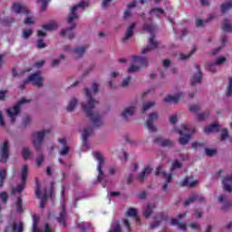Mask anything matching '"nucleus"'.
<instances>
[{
	"label": "nucleus",
	"mask_w": 232,
	"mask_h": 232,
	"mask_svg": "<svg viewBox=\"0 0 232 232\" xmlns=\"http://www.w3.org/2000/svg\"><path fill=\"white\" fill-rule=\"evenodd\" d=\"M84 90L85 95L87 97V102H82V108L87 119H89L96 128H99L102 126V117L101 116L99 111H95V106L99 104V102L93 99L90 89L85 88Z\"/></svg>",
	"instance_id": "f257e3e1"
},
{
	"label": "nucleus",
	"mask_w": 232,
	"mask_h": 232,
	"mask_svg": "<svg viewBox=\"0 0 232 232\" xmlns=\"http://www.w3.org/2000/svg\"><path fill=\"white\" fill-rule=\"evenodd\" d=\"M143 28L146 30V32H149V34H151V36L149 38V44L150 45L143 48L141 51V53L144 55L146 53H150V52H152V50H157V48H159V42L155 41V34H153L156 29L155 25L144 24Z\"/></svg>",
	"instance_id": "f03ea898"
},
{
	"label": "nucleus",
	"mask_w": 232,
	"mask_h": 232,
	"mask_svg": "<svg viewBox=\"0 0 232 232\" xmlns=\"http://www.w3.org/2000/svg\"><path fill=\"white\" fill-rule=\"evenodd\" d=\"M133 63L128 69L129 73H133L135 72H139V70L142 68L148 67V60L144 56H133L132 57Z\"/></svg>",
	"instance_id": "7ed1b4c3"
},
{
	"label": "nucleus",
	"mask_w": 232,
	"mask_h": 232,
	"mask_svg": "<svg viewBox=\"0 0 232 232\" xmlns=\"http://www.w3.org/2000/svg\"><path fill=\"white\" fill-rule=\"evenodd\" d=\"M28 82H33L34 86L41 88L43 86V77H41V72H34V74L29 75L20 85V90H24Z\"/></svg>",
	"instance_id": "20e7f679"
},
{
	"label": "nucleus",
	"mask_w": 232,
	"mask_h": 232,
	"mask_svg": "<svg viewBox=\"0 0 232 232\" xmlns=\"http://www.w3.org/2000/svg\"><path fill=\"white\" fill-rule=\"evenodd\" d=\"M22 184H19L17 187L14 188L11 190V195H15V193H23L26 186V179H28V166L24 165L21 172Z\"/></svg>",
	"instance_id": "39448f33"
},
{
	"label": "nucleus",
	"mask_w": 232,
	"mask_h": 232,
	"mask_svg": "<svg viewBox=\"0 0 232 232\" xmlns=\"http://www.w3.org/2000/svg\"><path fill=\"white\" fill-rule=\"evenodd\" d=\"M26 102H30V101L22 99L13 108L7 109V117H9L11 122H15V118L21 113V104H26Z\"/></svg>",
	"instance_id": "423d86ee"
},
{
	"label": "nucleus",
	"mask_w": 232,
	"mask_h": 232,
	"mask_svg": "<svg viewBox=\"0 0 232 232\" xmlns=\"http://www.w3.org/2000/svg\"><path fill=\"white\" fill-rule=\"evenodd\" d=\"M182 130H176L181 137L179 139V144L186 146L191 140V134H189V127L186 124L181 125Z\"/></svg>",
	"instance_id": "0eeeda50"
},
{
	"label": "nucleus",
	"mask_w": 232,
	"mask_h": 232,
	"mask_svg": "<svg viewBox=\"0 0 232 232\" xmlns=\"http://www.w3.org/2000/svg\"><path fill=\"white\" fill-rule=\"evenodd\" d=\"M47 133H50V130L38 131L34 134V141L33 144L36 150V151L41 150V146H43V140H44V137Z\"/></svg>",
	"instance_id": "6e6552de"
},
{
	"label": "nucleus",
	"mask_w": 232,
	"mask_h": 232,
	"mask_svg": "<svg viewBox=\"0 0 232 232\" xmlns=\"http://www.w3.org/2000/svg\"><path fill=\"white\" fill-rule=\"evenodd\" d=\"M94 157L96 160H98V167L97 169L99 171L98 174V182H102V179H104V171H102V168L104 167V157H102V154L101 152H95Z\"/></svg>",
	"instance_id": "1a4fd4ad"
},
{
	"label": "nucleus",
	"mask_w": 232,
	"mask_h": 232,
	"mask_svg": "<svg viewBox=\"0 0 232 232\" xmlns=\"http://www.w3.org/2000/svg\"><path fill=\"white\" fill-rule=\"evenodd\" d=\"M35 195H36V198H42L40 202L41 209L44 208V206H46V201L48 200V194L46 192H44V193L41 192V184L37 180H36V187H35Z\"/></svg>",
	"instance_id": "9d476101"
},
{
	"label": "nucleus",
	"mask_w": 232,
	"mask_h": 232,
	"mask_svg": "<svg viewBox=\"0 0 232 232\" xmlns=\"http://www.w3.org/2000/svg\"><path fill=\"white\" fill-rule=\"evenodd\" d=\"M84 6H88V4H86L84 1H82L72 8L71 14L67 19V23H69V24H72V23H73L74 20L79 17V15H77V8H82Z\"/></svg>",
	"instance_id": "9b49d317"
},
{
	"label": "nucleus",
	"mask_w": 232,
	"mask_h": 232,
	"mask_svg": "<svg viewBox=\"0 0 232 232\" xmlns=\"http://www.w3.org/2000/svg\"><path fill=\"white\" fill-rule=\"evenodd\" d=\"M157 119H159V114H157V112H151L150 114H149L147 120V128L149 131H157V128L153 126V123L155 122V121H157Z\"/></svg>",
	"instance_id": "f8f14e48"
},
{
	"label": "nucleus",
	"mask_w": 232,
	"mask_h": 232,
	"mask_svg": "<svg viewBox=\"0 0 232 232\" xmlns=\"http://www.w3.org/2000/svg\"><path fill=\"white\" fill-rule=\"evenodd\" d=\"M10 157V152L8 151V140H5L1 149L0 162H6Z\"/></svg>",
	"instance_id": "ddd939ff"
},
{
	"label": "nucleus",
	"mask_w": 232,
	"mask_h": 232,
	"mask_svg": "<svg viewBox=\"0 0 232 232\" xmlns=\"http://www.w3.org/2000/svg\"><path fill=\"white\" fill-rule=\"evenodd\" d=\"M218 202H220V204H222V211H227V209H229V208H232V200L231 199H227V198H226V196L224 195H220L218 198Z\"/></svg>",
	"instance_id": "4468645a"
},
{
	"label": "nucleus",
	"mask_w": 232,
	"mask_h": 232,
	"mask_svg": "<svg viewBox=\"0 0 232 232\" xmlns=\"http://www.w3.org/2000/svg\"><path fill=\"white\" fill-rule=\"evenodd\" d=\"M66 217H68V214L66 213V206L63 204L61 212L59 213V216L56 218V220L57 222H59V224H62L63 227H66Z\"/></svg>",
	"instance_id": "2eb2a0df"
},
{
	"label": "nucleus",
	"mask_w": 232,
	"mask_h": 232,
	"mask_svg": "<svg viewBox=\"0 0 232 232\" xmlns=\"http://www.w3.org/2000/svg\"><path fill=\"white\" fill-rule=\"evenodd\" d=\"M13 10L15 14H24V15L30 14V10L24 6V5H22L20 3H14L13 5Z\"/></svg>",
	"instance_id": "dca6fc26"
},
{
	"label": "nucleus",
	"mask_w": 232,
	"mask_h": 232,
	"mask_svg": "<svg viewBox=\"0 0 232 232\" xmlns=\"http://www.w3.org/2000/svg\"><path fill=\"white\" fill-rule=\"evenodd\" d=\"M87 48H88V46H81V47H77L74 50H72V46L65 45L63 47V50H64V52H72V53H76L77 55H79V57H82V55H84V52H86Z\"/></svg>",
	"instance_id": "f3484780"
},
{
	"label": "nucleus",
	"mask_w": 232,
	"mask_h": 232,
	"mask_svg": "<svg viewBox=\"0 0 232 232\" xmlns=\"http://www.w3.org/2000/svg\"><path fill=\"white\" fill-rule=\"evenodd\" d=\"M92 133H93V127H88L83 130L82 133L83 146H86V147L90 146V143L88 142V139L90 135H92Z\"/></svg>",
	"instance_id": "a211bd4d"
},
{
	"label": "nucleus",
	"mask_w": 232,
	"mask_h": 232,
	"mask_svg": "<svg viewBox=\"0 0 232 232\" xmlns=\"http://www.w3.org/2000/svg\"><path fill=\"white\" fill-rule=\"evenodd\" d=\"M196 69L198 70V73L193 74L190 80L191 86H195V84L202 82V71H200V65L196 64Z\"/></svg>",
	"instance_id": "6ab92c4d"
},
{
	"label": "nucleus",
	"mask_w": 232,
	"mask_h": 232,
	"mask_svg": "<svg viewBox=\"0 0 232 232\" xmlns=\"http://www.w3.org/2000/svg\"><path fill=\"white\" fill-rule=\"evenodd\" d=\"M77 25L75 24H72L71 27H68L66 29H63L61 31V35L64 37H68V39H73L75 37V34H73V28H75Z\"/></svg>",
	"instance_id": "aec40b11"
},
{
	"label": "nucleus",
	"mask_w": 232,
	"mask_h": 232,
	"mask_svg": "<svg viewBox=\"0 0 232 232\" xmlns=\"http://www.w3.org/2000/svg\"><path fill=\"white\" fill-rule=\"evenodd\" d=\"M155 208H157V203L147 204L145 207V210L143 211V217L145 218H150L151 215H153V209H155Z\"/></svg>",
	"instance_id": "412c9836"
},
{
	"label": "nucleus",
	"mask_w": 232,
	"mask_h": 232,
	"mask_svg": "<svg viewBox=\"0 0 232 232\" xmlns=\"http://www.w3.org/2000/svg\"><path fill=\"white\" fill-rule=\"evenodd\" d=\"M154 142L155 144H159L162 148H171V146H173V141H171L170 140H163L160 137L154 139Z\"/></svg>",
	"instance_id": "4be33fe9"
},
{
	"label": "nucleus",
	"mask_w": 232,
	"mask_h": 232,
	"mask_svg": "<svg viewBox=\"0 0 232 232\" xmlns=\"http://www.w3.org/2000/svg\"><path fill=\"white\" fill-rule=\"evenodd\" d=\"M182 97H184V93L179 92L174 96L169 95L167 97H165L164 102H173L174 104H178V102H179L180 99H182Z\"/></svg>",
	"instance_id": "5701e85b"
},
{
	"label": "nucleus",
	"mask_w": 232,
	"mask_h": 232,
	"mask_svg": "<svg viewBox=\"0 0 232 232\" xmlns=\"http://www.w3.org/2000/svg\"><path fill=\"white\" fill-rule=\"evenodd\" d=\"M197 200L198 202H204V198L194 194L190 196L187 200H185L184 206H189V204H193V202H197Z\"/></svg>",
	"instance_id": "b1692460"
},
{
	"label": "nucleus",
	"mask_w": 232,
	"mask_h": 232,
	"mask_svg": "<svg viewBox=\"0 0 232 232\" xmlns=\"http://www.w3.org/2000/svg\"><path fill=\"white\" fill-rule=\"evenodd\" d=\"M161 222H168V214L161 212L160 213V220L151 223L150 227V229H155V227H159V226H160Z\"/></svg>",
	"instance_id": "393cba45"
},
{
	"label": "nucleus",
	"mask_w": 232,
	"mask_h": 232,
	"mask_svg": "<svg viewBox=\"0 0 232 232\" xmlns=\"http://www.w3.org/2000/svg\"><path fill=\"white\" fill-rule=\"evenodd\" d=\"M127 217H132L136 220V224L140 226V218H139V215L137 213V208H130L127 211Z\"/></svg>",
	"instance_id": "a878e982"
},
{
	"label": "nucleus",
	"mask_w": 232,
	"mask_h": 232,
	"mask_svg": "<svg viewBox=\"0 0 232 232\" xmlns=\"http://www.w3.org/2000/svg\"><path fill=\"white\" fill-rule=\"evenodd\" d=\"M213 131H220V125L218 122L211 123L209 126L205 127L204 129L205 133H213Z\"/></svg>",
	"instance_id": "bb28decb"
},
{
	"label": "nucleus",
	"mask_w": 232,
	"mask_h": 232,
	"mask_svg": "<svg viewBox=\"0 0 232 232\" xmlns=\"http://www.w3.org/2000/svg\"><path fill=\"white\" fill-rule=\"evenodd\" d=\"M222 30L227 34H232V24L229 22V19L225 18L223 20Z\"/></svg>",
	"instance_id": "cd10ccee"
},
{
	"label": "nucleus",
	"mask_w": 232,
	"mask_h": 232,
	"mask_svg": "<svg viewBox=\"0 0 232 232\" xmlns=\"http://www.w3.org/2000/svg\"><path fill=\"white\" fill-rule=\"evenodd\" d=\"M133 113H135V107H128L122 111L121 117L128 119V117H133Z\"/></svg>",
	"instance_id": "c85d7f7f"
},
{
	"label": "nucleus",
	"mask_w": 232,
	"mask_h": 232,
	"mask_svg": "<svg viewBox=\"0 0 232 232\" xmlns=\"http://www.w3.org/2000/svg\"><path fill=\"white\" fill-rule=\"evenodd\" d=\"M135 30V24H131L128 28L123 41H128L130 37H133V31Z\"/></svg>",
	"instance_id": "c756f323"
},
{
	"label": "nucleus",
	"mask_w": 232,
	"mask_h": 232,
	"mask_svg": "<svg viewBox=\"0 0 232 232\" xmlns=\"http://www.w3.org/2000/svg\"><path fill=\"white\" fill-rule=\"evenodd\" d=\"M58 26L59 25L57 24V23L53 22V23L42 25V28L44 30H47L48 32H52L53 30H57Z\"/></svg>",
	"instance_id": "7c9ffc66"
},
{
	"label": "nucleus",
	"mask_w": 232,
	"mask_h": 232,
	"mask_svg": "<svg viewBox=\"0 0 232 232\" xmlns=\"http://www.w3.org/2000/svg\"><path fill=\"white\" fill-rule=\"evenodd\" d=\"M195 52H197V47H193L191 52L188 54H184V53L179 54V61H186V59H189V57H191V54L195 53Z\"/></svg>",
	"instance_id": "2f4dec72"
},
{
	"label": "nucleus",
	"mask_w": 232,
	"mask_h": 232,
	"mask_svg": "<svg viewBox=\"0 0 232 232\" xmlns=\"http://www.w3.org/2000/svg\"><path fill=\"white\" fill-rule=\"evenodd\" d=\"M231 8H232V1L227 2L223 5H221V13L227 14L228 10H231Z\"/></svg>",
	"instance_id": "473e14b6"
},
{
	"label": "nucleus",
	"mask_w": 232,
	"mask_h": 232,
	"mask_svg": "<svg viewBox=\"0 0 232 232\" xmlns=\"http://www.w3.org/2000/svg\"><path fill=\"white\" fill-rule=\"evenodd\" d=\"M198 181H192L191 183H189V178H185L184 180L182 181V186H186L188 188H195V186H197Z\"/></svg>",
	"instance_id": "72a5a7b5"
},
{
	"label": "nucleus",
	"mask_w": 232,
	"mask_h": 232,
	"mask_svg": "<svg viewBox=\"0 0 232 232\" xmlns=\"http://www.w3.org/2000/svg\"><path fill=\"white\" fill-rule=\"evenodd\" d=\"M15 207L18 213H21L23 211V198L18 197L17 200L15 202Z\"/></svg>",
	"instance_id": "f704fd0d"
},
{
	"label": "nucleus",
	"mask_w": 232,
	"mask_h": 232,
	"mask_svg": "<svg viewBox=\"0 0 232 232\" xmlns=\"http://www.w3.org/2000/svg\"><path fill=\"white\" fill-rule=\"evenodd\" d=\"M153 106H155V102H148L147 103H145L141 109V113H146V111H148V110H150V108H153Z\"/></svg>",
	"instance_id": "c9c22d12"
},
{
	"label": "nucleus",
	"mask_w": 232,
	"mask_h": 232,
	"mask_svg": "<svg viewBox=\"0 0 232 232\" xmlns=\"http://www.w3.org/2000/svg\"><path fill=\"white\" fill-rule=\"evenodd\" d=\"M180 168H182V163H180V161H179V160H175L172 162L170 170L171 171H175V169H180Z\"/></svg>",
	"instance_id": "e433bc0d"
},
{
	"label": "nucleus",
	"mask_w": 232,
	"mask_h": 232,
	"mask_svg": "<svg viewBox=\"0 0 232 232\" xmlns=\"http://www.w3.org/2000/svg\"><path fill=\"white\" fill-rule=\"evenodd\" d=\"M75 106H77V99H72L69 105L67 106L66 110L67 111H73L75 110Z\"/></svg>",
	"instance_id": "4c0bfd02"
},
{
	"label": "nucleus",
	"mask_w": 232,
	"mask_h": 232,
	"mask_svg": "<svg viewBox=\"0 0 232 232\" xmlns=\"http://www.w3.org/2000/svg\"><path fill=\"white\" fill-rule=\"evenodd\" d=\"M6 179V169H0V188H3Z\"/></svg>",
	"instance_id": "58836bf2"
},
{
	"label": "nucleus",
	"mask_w": 232,
	"mask_h": 232,
	"mask_svg": "<svg viewBox=\"0 0 232 232\" xmlns=\"http://www.w3.org/2000/svg\"><path fill=\"white\" fill-rule=\"evenodd\" d=\"M12 231L13 232H23V223H19V225H17V223H14L12 225Z\"/></svg>",
	"instance_id": "ea45409f"
},
{
	"label": "nucleus",
	"mask_w": 232,
	"mask_h": 232,
	"mask_svg": "<svg viewBox=\"0 0 232 232\" xmlns=\"http://www.w3.org/2000/svg\"><path fill=\"white\" fill-rule=\"evenodd\" d=\"M192 148L193 150H202V148H206V143L202 142H198V141H194L192 142Z\"/></svg>",
	"instance_id": "a19ab883"
},
{
	"label": "nucleus",
	"mask_w": 232,
	"mask_h": 232,
	"mask_svg": "<svg viewBox=\"0 0 232 232\" xmlns=\"http://www.w3.org/2000/svg\"><path fill=\"white\" fill-rule=\"evenodd\" d=\"M31 155H32V152H30V150L28 148H24L22 151V157H24V160H28Z\"/></svg>",
	"instance_id": "79ce46f5"
},
{
	"label": "nucleus",
	"mask_w": 232,
	"mask_h": 232,
	"mask_svg": "<svg viewBox=\"0 0 232 232\" xmlns=\"http://www.w3.org/2000/svg\"><path fill=\"white\" fill-rule=\"evenodd\" d=\"M208 117H209V111H205L202 113H198L197 115L198 121H206V119H208Z\"/></svg>",
	"instance_id": "37998d69"
},
{
	"label": "nucleus",
	"mask_w": 232,
	"mask_h": 232,
	"mask_svg": "<svg viewBox=\"0 0 232 232\" xmlns=\"http://www.w3.org/2000/svg\"><path fill=\"white\" fill-rule=\"evenodd\" d=\"M52 0H37V3H42L41 10L42 12H44L48 8V4Z\"/></svg>",
	"instance_id": "c03bdc74"
},
{
	"label": "nucleus",
	"mask_w": 232,
	"mask_h": 232,
	"mask_svg": "<svg viewBox=\"0 0 232 232\" xmlns=\"http://www.w3.org/2000/svg\"><path fill=\"white\" fill-rule=\"evenodd\" d=\"M14 21V18H5L4 20H1V24H3V26H11Z\"/></svg>",
	"instance_id": "a18cd8bd"
},
{
	"label": "nucleus",
	"mask_w": 232,
	"mask_h": 232,
	"mask_svg": "<svg viewBox=\"0 0 232 232\" xmlns=\"http://www.w3.org/2000/svg\"><path fill=\"white\" fill-rule=\"evenodd\" d=\"M64 59V54H61L58 59H54L52 62L53 68H55V66H59V63H61V60Z\"/></svg>",
	"instance_id": "49530a36"
},
{
	"label": "nucleus",
	"mask_w": 232,
	"mask_h": 232,
	"mask_svg": "<svg viewBox=\"0 0 232 232\" xmlns=\"http://www.w3.org/2000/svg\"><path fill=\"white\" fill-rule=\"evenodd\" d=\"M205 153H206L207 157H213V155H217V150L205 149Z\"/></svg>",
	"instance_id": "de8ad7c7"
},
{
	"label": "nucleus",
	"mask_w": 232,
	"mask_h": 232,
	"mask_svg": "<svg viewBox=\"0 0 232 232\" xmlns=\"http://www.w3.org/2000/svg\"><path fill=\"white\" fill-rule=\"evenodd\" d=\"M33 31L32 29H25L23 31V37L24 39H28L30 37V35H32Z\"/></svg>",
	"instance_id": "09e8293b"
},
{
	"label": "nucleus",
	"mask_w": 232,
	"mask_h": 232,
	"mask_svg": "<svg viewBox=\"0 0 232 232\" xmlns=\"http://www.w3.org/2000/svg\"><path fill=\"white\" fill-rule=\"evenodd\" d=\"M227 137H229V132L227 131V129H224L221 131L220 140H226V139H227Z\"/></svg>",
	"instance_id": "8fccbe9b"
},
{
	"label": "nucleus",
	"mask_w": 232,
	"mask_h": 232,
	"mask_svg": "<svg viewBox=\"0 0 232 232\" xmlns=\"http://www.w3.org/2000/svg\"><path fill=\"white\" fill-rule=\"evenodd\" d=\"M37 48H39V50H43V48H46V44L44 43V40L39 39L37 41Z\"/></svg>",
	"instance_id": "3c124183"
},
{
	"label": "nucleus",
	"mask_w": 232,
	"mask_h": 232,
	"mask_svg": "<svg viewBox=\"0 0 232 232\" xmlns=\"http://www.w3.org/2000/svg\"><path fill=\"white\" fill-rule=\"evenodd\" d=\"M130 82H131V77H127L122 81V82L121 83V86H122V88H126V86H128Z\"/></svg>",
	"instance_id": "603ef678"
},
{
	"label": "nucleus",
	"mask_w": 232,
	"mask_h": 232,
	"mask_svg": "<svg viewBox=\"0 0 232 232\" xmlns=\"http://www.w3.org/2000/svg\"><path fill=\"white\" fill-rule=\"evenodd\" d=\"M150 14H164V9L159 8V7L153 8L150 11Z\"/></svg>",
	"instance_id": "864d4df0"
},
{
	"label": "nucleus",
	"mask_w": 232,
	"mask_h": 232,
	"mask_svg": "<svg viewBox=\"0 0 232 232\" xmlns=\"http://www.w3.org/2000/svg\"><path fill=\"white\" fill-rule=\"evenodd\" d=\"M123 224L128 232H131V225L130 224V220L128 218L123 219Z\"/></svg>",
	"instance_id": "5fc2aeb1"
},
{
	"label": "nucleus",
	"mask_w": 232,
	"mask_h": 232,
	"mask_svg": "<svg viewBox=\"0 0 232 232\" xmlns=\"http://www.w3.org/2000/svg\"><path fill=\"white\" fill-rule=\"evenodd\" d=\"M189 111H193L194 113H197V111H200V105H192L189 107Z\"/></svg>",
	"instance_id": "6e6d98bb"
},
{
	"label": "nucleus",
	"mask_w": 232,
	"mask_h": 232,
	"mask_svg": "<svg viewBox=\"0 0 232 232\" xmlns=\"http://www.w3.org/2000/svg\"><path fill=\"white\" fill-rule=\"evenodd\" d=\"M151 171H153V168H151V165L150 164L143 169V172H145V175H150Z\"/></svg>",
	"instance_id": "4d7b16f0"
},
{
	"label": "nucleus",
	"mask_w": 232,
	"mask_h": 232,
	"mask_svg": "<svg viewBox=\"0 0 232 232\" xmlns=\"http://www.w3.org/2000/svg\"><path fill=\"white\" fill-rule=\"evenodd\" d=\"M223 63H226V57L221 56V57L218 58L214 63L216 65H220V64H223Z\"/></svg>",
	"instance_id": "13d9d810"
},
{
	"label": "nucleus",
	"mask_w": 232,
	"mask_h": 232,
	"mask_svg": "<svg viewBox=\"0 0 232 232\" xmlns=\"http://www.w3.org/2000/svg\"><path fill=\"white\" fill-rule=\"evenodd\" d=\"M43 162H44V157L43 155L38 156V158L36 159V165L42 166Z\"/></svg>",
	"instance_id": "bf43d9fd"
},
{
	"label": "nucleus",
	"mask_w": 232,
	"mask_h": 232,
	"mask_svg": "<svg viewBox=\"0 0 232 232\" xmlns=\"http://www.w3.org/2000/svg\"><path fill=\"white\" fill-rule=\"evenodd\" d=\"M68 153H70V147L65 146L63 147V149L60 151V155H68Z\"/></svg>",
	"instance_id": "052dcab7"
},
{
	"label": "nucleus",
	"mask_w": 232,
	"mask_h": 232,
	"mask_svg": "<svg viewBox=\"0 0 232 232\" xmlns=\"http://www.w3.org/2000/svg\"><path fill=\"white\" fill-rule=\"evenodd\" d=\"M0 198L3 200L5 204H6V200H8V194H6V192H1Z\"/></svg>",
	"instance_id": "680f3d73"
},
{
	"label": "nucleus",
	"mask_w": 232,
	"mask_h": 232,
	"mask_svg": "<svg viewBox=\"0 0 232 232\" xmlns=\"http://www.w3.org/2000/svg\"><path fill=\"white\" fill-rule=\"evenodd\" d=\"M144 179H146V172H143V170L138 175V180L140 182H144Z\"/></svg>",
	"instance_id": "e2e57ef3"
},
{
	"label": "nucleus",
	"mask_w": 232,
	"mask_h": 232,
	"mask_svg": "<svg viewBox=\"0 0 232 232\" xmlns=\"http://www.w3.org/2000/svg\"><path fill=\"white\" fill-rule=\"evenodd\" d=\"M78 227L80 228V231H81V232H87V231H90V226L79 225Z\"/></svg>",
	"instance_id": "0e129e2a"
},
{
	"label": "nucleus",
	"mask_w": 232,
	"mask_h": 232,
	"mask_svg": "<svg viewBox=\"0 0 232 232\" xmlns=\"http://www.w3.org/2000/svg\"><path fill=\"white\" fill-rule=\"evenodd\" d=\"M110 231L111 232H122V229L121 228V224L119 222H117L113 231H111V230H110Z\"/></svg>",
	"instance_id": "69168bd1"
},
{
	"label": "nucleus",
	"mask_w": 232,
	"mask_h": 232,
	"mask_svg": "<svg viewBox=\"0 0 232 232\" xmlns=\"http://www.w3.org/2000/svg\"><path fill=\"white\" fill-rule=\"evenodd\" d=\"M123 17L124 19H130V17H131V11H130V9L126 10L123 13Z\"/></svg>",
	"instance_id": "338daca9"
},
{
	"label": "nucleus",
	"mask_w": 232,
	"mask_h": 232,
	"mask_svg": "<svg viewBox=\"0 0 232 232\" xmlns=\"http://www.w3.org/2000/svg\"><path fill=\"white\" fill-rule=\"evenodd\" d=\"M177 121H178L177 115H173L169 118L170 124H177Z\"/></svg>",
	"instance_id": "774afa93"
}]
</instances>
